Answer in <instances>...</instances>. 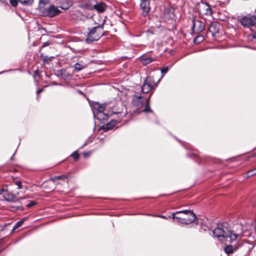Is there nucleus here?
Here are the masks:
<instances>
[{"mask_svg": "<svg viewBox=\"0 0 256 256\" xmlns=\"http://www.w3.org/2000/svg\"><path fill=\"white\" fill-rule=\"evenodd\" d=\"M122 112V110L120 108H116V106L112 107L111 109L109 110L108 111V114L112 116L114 114H120Z\"/></svg>", "mask_w": 256, "mask_h": 256, "instance_id": "nucleus-16", "label": "nucleus"}, {"mask_svg": "<svg viewBox=\"0 0 256 256\" xmlns=\"http://www.w3.org/2000/svg\"><path fill=\"white\" fill-rule=\"evenodd\" d=\"M84 67L85 66L84 65L81 64L79 62L75 64L74 66V70L77 72L80 71L81 70L84 69Z\"/></svg>", "mask_w": 256, "mask_h": 256, "instance_id": "nucleus-20", "label": "nucleus"}, {"mask_svg": "<svg viewBox=\"0 0 256 256\" xmlns=\"http://www.w3.org/2000/svg\"><path fill=\"white\" fill-rule=\"evenodd\" d=\"M251 18V26H256V16H250Z\"/></svg>", "mask_w": 256, "mask_h": 256, "instance_id": "nucleus-28", "label": "nucleus"}, {"mask_svg": "<svg viewBox=\"0 0 256 256\" xmlns=\"http://www.w3.org/2000/svg\"><path fill=\"white\" fill-rule=\"evenodd\" d=\"M57 2L60 5V8L63 10L69 8L72 4V2L70 0H57Z\"/></svg>", "mask_w": 256, "mask_h": 256, "instance_id": "nucleus-11", "label": "nucleus"}, {"mask_svg": "<svg viewBox=\"0 0 256 256\" xmlns=\"http://www.w3.org/2000/svg\"><path fill=\"white\" fill-rule=\"evenodd\" d=\"M251 22L250 16H245L240 19V22L244 27L251 26Z\"/></svg>", "mask_w": 256, "mask_h": 256, "instance_id": "nucleus-14", "label": "nucleus"}, {"mask_svg": "<svg viewBox=\"0 0 256 256\" xmlns=\"http://www.w3.org/2000/svg\"><path fill=\"white\" fill-rule=\"evenodd\" d=\"M248 176H252L256 174V168L251 170H250L248 172Z\"/></svg>", "mask_w": 256, "mask_h": 256, "instance_id": "nucleus-29", "label": "nucleus"}, {"mask_svg": "<svg viewBox=\"0 0 256 256\" xmlns=\"http://www.w3.org/2000/svg\"><path fill=\"white\" fill-rule=\"evenodd\" d=\"M253 48L254 49V50H256V48Z\"/></svg>", "mask_w": 256, "mask_h": 256, "instance_id": "nucleus-47", "label": "nucleus"}, {"mask_svg": "<svg viewBox=\"0 0 256 256\" xmlns=\"http://www.w3.org/2000/svg\"><path fill=\"white\" fill-rule=\"evenodd\" d=\"M58 179H62L64 180L67 179V177L66 176H60L56 177Z\"/></svg>", "mask_w": 256, "mask_h": 256, "instance_id": "nucleus-36", "label": "nucleus"}, {"mask_svg": "<svg viewBox=\"0 0 256 256\" xmlns=\"http://www.w3.org/2000/svg\"><path fill=\"white\" fill-rule=\"evenodd\" d=\"M19 2L24 6H30L34 2V0H18Z\"/></svg>", "mask_w": 256, "mask_h": 256, "instance_id": "nucleus-21", "label": "nucleus"}, {"mask_svg": "<svg viewBox=\"0 0 256 256\" xmlns=\"http://www.w3.org/2000/svg\"><path fill=\"white\" fill-rule=\"evenodd\" d=\"M48 60H50L49 58H47V57H45L44 60V62H46Z\"/></svg>", "mask_w": 256, "mask_h": 256, "instance_id": "nucleus-41", "label": "nucleus"}, {"mask_svg": "<svg viewBox=\"0 0 256 256\" xmlns=\"http://www.w3.org/2000/svg\"><path fill=\"white\" fill-rule=\"evenodd\" d=\"M219 24L216 22L211 23L210 25L208 30L212 36L219 32Z\"/></svg>", "mask_w": 256, "mask_h": 256, "instance_id": "nucleus-12", "label": "nucleus"}, {"mask_svg": "<svg viewBox=\"0 0 256 256\" xmlns=\"http://www.w3.org/2000/svg\"><path fill=\"white\" fill-rule=\"evenodd\" d=\"M158 216L160 217V218H166L164 216Z\"/></svg>", "mask_w": 256, "mask_h": 256, "instance_id": "nucleus-45", "label": "nucleus"}, {"mask_svg": "<svg viewBox=\"0 0 256 256\" xmlns=\"http://www.w3.org/2000/svg\"><path fill=\"white\" fill-rule=\"evenodd\" d=\"M43 90V89L42 88H41V89H38V90H37L36 91V93H37V94H39L40 92H42Z\"/></svg>", "mask_w": 256, "mask_h": 256, "instance_id": "nucleus-39", "label": "nucleus"}, {"mask_svg": "<svg viewBox=\"0 0 256 256\" xmlns=\"http://www.w3.org/2000/svg\"><path fill=\"white\" fill-rule=\"evenodd\" d=\"M83 154H84V156L85 158H86V157H88L89 156V153H88V152H84V153Z\"/></svg>", "mask_w": 256, "mask_h": 256, "instance_id": "nucleus-40", "label": "nucleus"}, {"mask_svg": "<svg viewBox=\"0 0 256 256\" xmlns=\"http://www.w3.org/2000/svg\"><path fill=\"white\" fill-rule=\"evenodd\" d=\"M175 8L172 6L167 7L164 12V16L166 18L170 20L174 18Z\"/></svg>", "mask_w": 256, "mask_h": 256, "instance_id": "nucleus-10", "label": "nucleus"}, {"mask_svg": "<svg viewBox=\"0 0 256 256\" xmlns=\"http://www.w3.org/2000/svg\"><path fill=\"white\" fill-rule=\"evenodd\" d=\"M40 12L44 16L50 18L54 17L61 12V10L53 4L44 8H40Z\"/></svg>", "mask_w": 256, "mask_h": 256, "instance_id": "nucleus-6", "label": "nucleus"}, {"mask_svg": "<svg viewBox=\"0 0 256 256\" xmlns=\"http://www.w3.org/2000/svg\"><path fill=\"white\" fill-rule=\"evenodd\" d=\"M204 40V36L202 35H198L194 39V42L195 44H200Z\"/></svg>", "mask_w": 256, "mask_h": 256, "instance_id": "nucleus-22", "label": "nucleus"}, {"mask_svg": "<svg viewBox=\"0 0 256 256\" xmlns=\"http://www.w3.org/2000/svg\"><path fill=\"white\" fill-rule=\"evenodd\" d=\"M24 222V220H20L14 226L13 230H14L17 229L18 228H20L22 224Z\"/></svg>", "mask_w": 256, "mask_h": 256, "instance_id": "nucleus-26", "label": "nucleus"}, {"mask_svg": "<svg viewBox=\"0 0 256 256\" xmlns=\"http://www.w3.org/2000/svg\"><path fill=\"white\" fill-rule=\"evenodd\" d=\"M14 156V154L12 156L11 160H12Z\"/></svg>", "mask_w": 256, "mask_h": 256, "instance_id": "nucleus-46", "label": "nucleus"}, {"mask_svg": "<svg viewBox=\"0 0 256 256\" xmlns=\"http://www.w3.org/2000/svg\"><path fill=\"white\" fill-rule=\"evenodd\" d=\"M142 60L144 64H146L152 62L154 60L150 57H146L145 58H143Z\"/></svg>", "mask_w": 256, "mask_h": 256, "instance_id": "nucleus-24", "label": "nucleus"}, {"mask_svg": "<svg viewBox=\"0 0 256 256\" xmlns=\"http://www.w3.org/2000/svg\"><path fill=\"white\" fill-rule=\"evenodd\" d=\"M144 82L150 85L152 88L157 86L156 84L154 83V80L152 77H148L144 80Z\"/></svg>", "mask_w": 256, "mask_h": 256, "instance_id": "nucleus-18", "label": "nucleus"}, {"mask_svg": "<svg viewBox=\"0 0 256 256\" xmlns=\"http://www.w3.org/2000/svg\"><path fill=\"white\" fill-rule=\"evenodd\" d=\"M106 4L104 2L98 3L94 6V8L98 12H104L106 10Z\"/></svg>", "mask_w": 256, "mask_h": 256, "instance_id": "nucleus-15", "label": "nucleus"}, {"mask_svg": "<svg viewBox=\"0 0 256 256\" xmlns=\"http://www.w3.org/2000/svg\"><path fill=\"white\" fill-rule=\"evenodd\" d=\"M144 100V98L142 96L135 94L133 96L132 104L138 108H140L143 106Z\"/></svg>", "mask_w": 256, "mask_h": 256, "instance_id": "nucleus-9", "label": "nucleus"}, {"mask_svg": "<svg viewBox=\"0 0 256 256\" xmlns=\"http://www.w3.org/2000/svg\"><path fill=\"white\" fill-rule=\"evenodd\" d=\"M10 4L13 6H16L18 4V0H9Z\"/></svg>", "mask_w": 256, "mask_h": 256, "instance_id": "nucleus-33", "label": "nucleus"}, {"mask_svg": "<svg viewBox=\"0 0 256 256\" xmlns=\"http://www.w3.org/2000/svg\"><path fill=\"white\" fill-rule=\"evenodd\" d=\"M140 7L142 10V14L144 16L148 15L150 7L149 0H140Z\"/></svg>", "mask_w": 256, "mask_h": 256, "instance_id": "nucleus-8", "label": "nucleus"}, {"mask_svg": "<svg viewBox=\"0 0 256 256\" xmlns=\"http://www.w3.org/2000/svg\"><path fill=\"white\" fill-rule=\"evenodd\" d=\"M4 192H5V189L4 188L0 189V194H3Z\"/></svg>", "mask_w": 256, "mask_h": 256, "instance_id": "nucleus-38", "label": "nucleus"}, {"mask_svg": "<svg viewBox=\"0 0 256 256\" xmlns=\"http://www.w3.org/2000/svg\"><path fill=\"white\" fill-rule=\"evenodd\" d=\"M172 65L168 66L166 67H164L161 69V72L162 74H166L168 70L172 68Z\"/></svg>", "mask_w": 256, "mask_h": 256, "instance_id": "nucleus-27", "label": "nucleus"}, {"mask_svg": "<svg viewBox=\"0 0 256 256\" xmlns=\"http://www.w3.org/2000/svg\"><path fill=\"white\" fill-rule=\"evenodd\" d=\"M103 24L91 28L87 36L86 42L88 43L98 40L103 35Z\"/></svg>", "mask_w": 256, "mask_h": 256, "instance_id": "nucleus-4", "label": "nucleus"}, {"mask_svg": "<svg viewBox=\"0 0 256 256\" xmlns=\"http://www.w3.org/2000/svg\"><path fill=\"white\" fill-rule=\"evenodd\" d=\"M172 218L178 224H188L195 220L196 216L190 210H184L173 212Z\"/></svg>", "mask_w": 256, "mask_h": 256, "instance_id": "nucleus-2", "label": "nucleus"}, {"mask_svg": "<svg viewBox=\"0 0 256 256\" xmlns=\"http://www.w3.org/2000/svg\"><path fill=\"white\" fill-rule=\"evenodd\" d=\"M19 209H20V206H10V210L12 211H16Z\"/></svg>", "mask_w": 256, "mask_h": 256, "instance_id": "nucleus-30", "label": "nucleus"}, {"mask_svg": "<svg viewBox=\"0 0 256 256\" xmlns=\"http://www.w3.org/2000/svg\"><path fill=\"white\" fill-rule=\"evenodd\" d=\"M256 244V240H245L242 243L238 244V246L228 245L224 248V252L227 254H230L234 252L240 246L242 247L246 250L248 252H250L254 247Z\"/></svg>", "mask_w": 256, "mask_h": 256, "instance_id": "nucleus-3", "label": "nucleus"}, {"mask_svg": "<svg viewBox=\"0 0 256 256\" xmlns=\"http://www.w3.org/2000/svg\"><path fill=\"white\" fill-rule=\"evenodd\" d=\"M204 8L206 10V12H204L205 14H210L212 13V9L208 4L204 5Z\"/></svg>", "mask_w": 256, "mask_h": 256, "instance_id": "nucleus-23", "label": "nucleus"}, {"mask_svg": "<svg viewBox=\"0 0 256 256\" xmlns=\"http://www.w3.org/2000/svg\"><path fill=\"white\" fill-rule=\"evenodd\" d=\"M48 44H49V43H48V42H44V43L42 44V48L45 47V46H48Z\"/></svg>", "mask_w": 256, "mask_h": 256, "instance_id": "nucleus-37", "label": "nucleus"}, {"mask_svg": "<svg viewBox=\"0 0 256 256\" xmlns=\"http://www.w3.org/2000/svg\"><path fill=\"white\" fill-rule=\"evenodd\" d=\"M36 204V202L34 201H31L30 202L26 204L27 208H30Z\"/></svg>", "mask_w": 256, "mask_h": 256, "instance_id": "nucleus-34", "label": "nucleus"}, {"mask_svg": "<svg viewBox=\"0 0 256 256\" xmlns=\"http://www.w3.org/2000/svg\"><path fill=\"white\" fill-rule=\"evenodd\" d=\"M242 236H248L250 235L249 234H247V233H248V232L247 231V230H244V228H242Z\"/></svg>", "mask_w": 256, "mask_h": 256, "instance_id": "nucleus-35", "label": "nucleus"}, {"mask_svg": "<svg viewBox=\"0 0 256 256\" xmlns=\"http://www.w3.org/2000/svg\"><path fill=\"white\" fill-rule=\"evenodd\" d=\"M204 24L198 20H192V29L196 33H200L203 31L204 28Z\"/></svg>", "mask_w": 256, "mask_h": 256, "instance_id": "nucleus-7", "label": "nucleus"}, {"mask_svg": "<svg viewBox=\"0 0 256 256\" xmlns=\"http://www.w3.org/2000/svg\"><path fill=\"white\" fill-rule=\"evenodd\" d=\"M213 236L216 237L220 240H225L230 242H232L240 238L241 235L234 233L232 231L228 230L226 228L224 229L222 228L217 227L213 231Z\"/></svg>", "mask_w": 256, "mask_h": 256, "instance_id": "nucleus-1", "label": "nucleus"}, {"mask_svg": "<svg viewBox=\"0 0 256 256\" xmlns=\"http://www.w3.org/2000/svg\"><path fill=\"white\" fill-rule=\"evenodd\" d=\"M152 88V87L150 85L144 82V83L142 87V92L143 93L146 94L148 93Z\"/></svg>", "mask_w": 256, "mask_h": 256, "instance_id": "nucleus-17", "label": "nucleus"}, {"mask_svg": "<svg viewBox=\"0 0 256 256\" xmlns=\"http://www.w3.org/2000/svg\"><path fill=\"white\" fill-rule=\"evenodd\" d=\"M106 104H100L97 102H94L91 104L92 108L98 112L96 114L97 119L100 121L107 120L108 119V114H105L104 112L106 108Z\"/></svg>", "mask_w": 256, "mask_h": 256, "instance_id": "nucleus-5", "label": "nucleus"}, {"mask_svg": "<svg viewBox=\"0 0 256 256\" xmlns=\"http://www.w3.org/2000/svg\"><path fill=\"white\" fill-rule=\"evenodd\" d=\"M252 37L253 38H256V33H254L252 34Z\"/></svg>", "mask_w": 256, "mask_h": 256, "instance_id": "nucleus-44", "label": "nucleus"}, {"mask_svg": "<svg viewBox=\"0 0 256 256\" xmlns=\"http://www.w3.org/2000/svg\"><path fill=\"white\" fill-rule=\"evenodd\" d=\"M116 122L114 120H112L110 123L108 124L106 126H104V129H111L113 126L115 124Z\"/></svg>", "mask_w": 256, "mask_h": 256, "instance_id": "nucleus-25", "label": "nucleus"}, {"mask_svg": "<svg viewBox=\"0 0 256 256\" xmlns=\"http://www.w3.org/2000/svg\"><path fill=\"white\" fill-rule=\"evenodd\" d=\"M16 185L18 186V189L22 188V182L20 180H16L15 182Z\"/></svg>", "mask_w": 256, "mask_h": 256, "instance_id": "nucleus-32", "label": "nucleus"}, {"mask_svg": "<svg viewBox=\"0 0 256 256\" xmlns=\"http://www.w3.org/2000/svg\"><path fill=\"white\" fill-rule=\"evenodd\" d=\"M34 73H35V74H36V76H38V70H36L34 72Z\"/></svg>", "mask_w": 256, "mask_h": 256, "instance_id": "nucleus-42", "label": "nucleus"}, {"mask_svg": "<svg viewBox=\"0 0 256 256\" xmlns=\"http://www.w3.org/2000/svg\"><path fill=\"white\" fill-rule=\"evenodd\" d=\"M150 95L148 96V98L146 100V104L145 106V108L143 110L144 112H152V110L150 109Z\"/></svg>", "mask_w": 256, "mask_h": 256, "instance_id": "nucleus-19", "label": "nucleus"}, {"mask_svg": "<svg viewBox=\"0 0 256 256\" xmlns=\"http://www.w3.org/2000/svg\"><path fill=\"white\" fill-rule=\"evenodd\" d=\"M72 156L75 160H78L79 158V154L76 151L74 152L72 154Z\"/></svg>", "mask_w": 256, "mask_h": 256, "instance_id": "nucleus-31", "label": "nucleus"}, {"mask_svg": "<svg viewBox=\"0 0 256 256\" xmlns=\"http://www.w3.org/2000/svg\"><path fill=\"white\" fill-rule=\"evenodd\" d=\"M3 196L4 200L8 202H12L16 197L14 194L6 190H5V192H4Z\"/></svg>", "mask_w": 256, "mask_h": 256, "instance_id": "nucleus-13", "label": "nucleus"}, {"mask_svg": "<svg viewBox=\"0 0 256 256\" xmlns=\"http://www.w3.org/2000/svg\"><path fill=\"white\" fill-rule=\"evenodd\" d=\"M176 216H184V214H176Z\"/></svg>", "mask_w": 256, "mask_h": 256, "instance_id": "nucleus-43", "label": "nucleus"}]
</instances>
